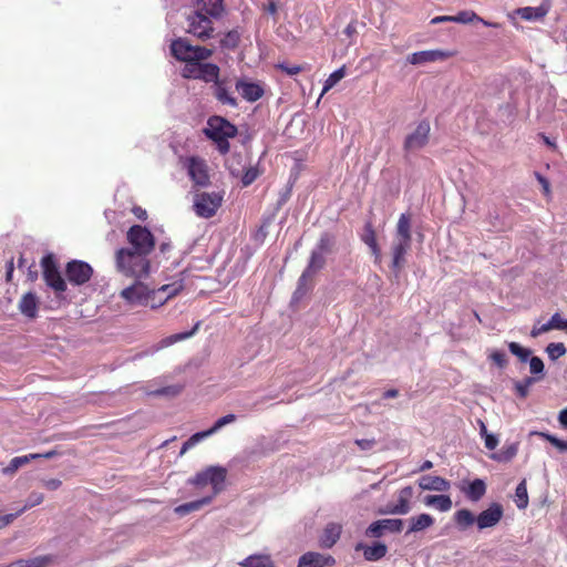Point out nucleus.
Here are the masks:
<instances>
[{
    "label": "nucleus",
    "mask_w": 567,
    "mask_h": 567,
    "mask_svg": "<svg viewBox=\"0 0 567 567\" xmlns=\"http://www.w3.org/2000/svg\"><path fill=\"white\" fill-rule=\"evenodd\" d=\"M115 264L121 274L136 279L147 277L151 271L148 255L128 248L116 251Z\"/></svg>",
    "instance_id": "f257e3e1"
},
{
    "label": "nucleus",
    "mask_w": 567,
    "mask_h": 567,
    "mask_svg": "<svg viewBox=\"0 0 567 567\" xmlns=\"http://www.w3.org/2000/svg\"><path fill=\"white\" fill-rule=\"evenodd\" d=\"M330 249V238L328 235H322L317 244V246L312 249L310 259L307 268L301 274L298 287L293 293V298L298 299L302 297L307 291V281L320 269L323 268L326 264V255Z\"/></svg>",
    "instance_id": "f03ea898"
},
{
    "label": "nucleus",
    "mask_w": 567,
    "mask_h": 567,
    "mask_svg": "<svg viewBox=\"0 0 567 567\" xmlns=\"http://www.w3.org/2000/svg\"><path fill=\"white\" fill-rule=\"evenodd\" d=\"M411 219L406 214H401L392 244V267L394 269L401 268L404 264V256L411 247Z\"/></svg>",
    "instance_id": "7ed1b4c3"
},
{
    "label": "nucleus",
    "mask_w": 567,
    "mask_h": 567,
    "mask_svg": "<svg viewBox=\"0 0 567 567\" xmlns=\"http://www.w3.org/2000/svg\"><path fill=\"white\" fill-rule=\"evenodd\" d=\"M172 54L179 61L190 63L193 61H204L208 59L213 51L210 49L192 45L185 39H177L171 44Z\"/></svg>",
    "instance_id": "20e7f679"
},
{
    "label": "nucleus",
    "mask_w": 567,
    "mask_h": 567,
    "mask_svg": "<svg viewBox=\"0 0 567 567\" xmlns=\"http://www.w3.org/2000/svg\"><path fill=\"white\" fill-rule=\"evenodd\" d=\"M126 239L130 245L128 249L150 255L155 247L153 234L144 226L133 225L127 234Z\"/></svg>",
    "instance_id": "39448f33"
},
{
    "label": "nucleus",
    "mask_w": 567,
    "mask_h": 567,
    "mask_svg": "<svg viewBox=\"0 0 567 567\" xmlns=\"http://www.w3.org/2000/svg\"><path fill=\"white\" fill-rule=\"evenodd\" d=\"M183 76L187 79L203 80L205 82H214L219 76V66L214 63L193 61L185 64L183 69Z\"/></svg>",
    "instance_id": "423d86ee"
},
{
    "label": "nucleus",
    "mask_w": 567,
    "mask_h": 567,
    "mask_svg": "<svg viewBox=\"0 0 567 567\" xmlns=\"http://www.w3.org/2000/svg\"><path fill=\"white\" fill-rule=\"evenodd\" d=\"M221 202L223 196L219 193H199L194 199V210L202 218H210L216 214Z\"/></svg>",
    "instance_id": "0eeeda50"
},
{
    "label": "nucleus",
    "mask_w": 567,
    "mask_h": 567,
    "mask_svg": "<svg viewBox=\"0 0 567 567\" xmlns=\"http://www.w3.org/2000/svg\"><path fill=\"white\" fill-rule=\"evenodd\" d=\"M237 127L221 116H212L204 130L205 135L210 140L233 138L237 135Z\"/></svg>",
    "instance_id": "6e6552de"
},
{
    "label": "nucleus",
    "mask_w": 567,
    "mask_h": 567,
    "mask_svg": "<svg viewBox=\"0 0 567 567\" xmlns=\"http://www.w3.org/2000/svg\"><path fill=\"white\" fill-rule=\"evenodd\" d=\"M430 131L431 126L426 120L419 122L415 128L406 135L403 143L404 151L414 153L423 148L429 142Z\"/></svg>",
    "instance_id": "1a4fd4ad"
},
{
    "label": "nucleus",
    "mask_w": 567,
    "mask_h": 567,
    "mask_svg": "<svg viewBox=\"0 0 567 567\" xmlns=\"http://www.w3.org/2000/svg\"><path fill=\"white\" fill-rule=\"evenodd\" d=\"M187 32L197 39L205 41L212 38L214 28L212 20L200 11H194L189 14Z\"/></svg>",
    "instance_id": "9d476101"
},
{
    "label": "nucleus",
    "mask_w": 567,
    "mask_h": 567,
    "mask_svg": "<svg viewBox=\"0 0 567 567\" xmlns=\"http://www.w3.org/2000/svg\"><path fill=\"white\" fill-rule=\"evenodd\" d=\"M43 278L45 284L51 287L55 292H64L66 290V284L62 278L55 261L52 256L43 257L41 261Z\"/></svg>",
    "instance_id": "9b49d317"
},
{
    "label": "nucleus",
    "mask_w": 567,
    "mask_h": 567,
    "mask_svg": "<svg viewBox=\"0 0 567 567\" xmlns=\"http://www.w3.org/2000/svg\"><path fill=\"white\" fill-rule=\"evenodd\" d=\"M404 526L403 519L400 518H384L379 519L371 523L367 530L365 535L368 537L379 538L384 535L385 532L389 533H401Z\"/></svg>",
    "instance_id": "f8f14e48"
},
{
    "label": "nucleus",
    "mask_w": 567,
    "mask_h": 567,
    "mask_svg": "<svg viewBox=\"0 0 567 567\" xmlns=\"http://www.w3.org/2000/svg\"><path fill=\"white\" fill-rule=\"evenodd\" d=\"M93 274L92 267L82 260H72L66 265V277L75 286L87 282Z\"/></svg>",
    "instance_id": "ddd939ff"
},
{
    "label": "nucleus",
    "mask_w": 567,
    "mask_h": 567,
    "mask_svg": "<svg viewBox=\"0 0 567 567\" xmlns=\"http://www.w3.org/2000/svg\"><path fill=\"white\" fill-rule=\"evenodd\" d=\"M413 495L412 486H405L398 492V499L395 503H389L381 514L386 515H406L411 511V497Z\"/></svg>",
    "instance_id": "4468645a"
},
{
    "label": "nucleus",
    "mask_w": 567,
    "mask_h": 567,
    "mask_svg": "<svg viewBox=\"0 0 567 567\" xmlns=\"http://www.w3.org/2000/svg\"><path fill=\"white\" fill-rule=\"evenodd\" d=\"M199 326H200V321H197L195 323V326L189 330V331H185V332H179V333H175V334H172V336H168L164 339H162L158 343L156 344H153L152 347H150L148 349H146L145 351L136 354L134 358L135 359H138V358H143V357H146V355H153L154 353H156L157 351L164 349V348H167L178 341H183V340H186L190 337H193L197 330L199 329Z\"/></svg>",
    "instance_id": "2eb2a0df"
},
{
    "label": "nucleus",
    "mask_w": 567,
    "mask_h": 567,
    "mask_svg": "<svg viewBox=\"0 0 567 567\" xmlns=\"http://www.w3.org/2000/svg\"><path fill=\"white\" fill-rule=\"evenodd\" d=\"M120 296L132 306L146 307L150 287L137 280L132 286L124 288Z\"/></svg>",
    "instance_id": "dca6fc26"
},
{
    "label": "nucleus",
    "mask_w": 567,
    "mask_h": 567,
    "mask_svg": "<svg viewBox=\"0 0 567 567\" xmlns=\"http://www.w3.org/2000/svg\"><path fill=\"white\" fill-rule=\"evenodd\" d=\"M184 166L187 169L190 179L198 186H207L209 176L204 159L192 156L185 159Z\"/></svg>",
    "instance_id": "f3484780"
},
{
    "label": "nucleus",
    "mask_w": 567,
    "mask_h": 567,
    "mask_svg": "<svg viewBox=\"0 0 567 567\" xmlns=\"http://www.w3.org/2000/svg\"><path fill=\"white\" fill-rule=\"evenodd\" d=\"M503 515V506L499 503H492L486 509L477 515V529L483 530L496 526L501 522Z\"/></svg>",
    "instance_id": "a211bd4d"
},
{
    "label": "nucleus",
    "mask_w": 567,
    "mask_h": 567,
    "mask_svg": "<svg viewBox=\"0 0 567 567\" xmlns=\"http://www.w3.org/2000/svg\"><path fill=\"white\" fill-rule=\"evenodd\" d=\"M236 91L241 95V97L249 102L254 103L262 97L265 90L260 83L251 81L248 78H241L235 83Z\"/></svg>",
    "instance_id": "6ab92c4d"
},
{
    "label": "nucleus",
    "mask_w": 567,
    "mask_h": 567,
    "mask_svg": "<svg viewBox=\"0 0 567 567\" xmlns=\"http://www.w3.org/2000/svg\"><path fill=\"white\" fill-rule=\"evenodd\" d=\"M336 560L330 555L308 551L299 558L298 567H326L333 566Z\"/></svg>",
    "instance_id": "aec40b11"
},
{
    "label": "nucleus",
    "mask_w": 567,
    "mask_h": 567,
    "mask_svg": "<svg viewBox=\"0 0 567 567\" xmlns=\"http://www.w3.org/2000/svg\"><path fill=\"white\" fill-rule=\"evenodd\" d=\"M205 475L208 476V484L212 485V494L213 498L219 494L224 488V483L226 480V471L219 466H212L205 470Z\"/></svg>",
    "instance_id": "412c9836"
},
{
    "label": "nucleus",
    "mask_w": 567,
    "mask_h": 567,
    "mask_svg": "<svg viewBox=\"0 0 567 567\" xmlns=\"http://www.w3.org/2000/svg\"><path fill=\"white\" fill-rule=\"evenodd\" d=\"M355 550L359 551V550H362L363 551V557L365 560L368 561H378L380 559H382L386 553H388V547L385 544L383 543H374L373 545L369 546V545H364L363 543H358L355 545Z\"/></svg>",
    "instance_id": "4be33fe9"
},
{
    "label": "nucleus",
    "mask_w": 567,
    "mask_h": 567,
    "mask_svg": "<svg viewBox=\"0 0 567 567\" xmlns=\"http://www.w3.org/2000/svg\"><path fill=\"white\" fill-rule=\"evenodd\" d=\"M213 83H214L213 93L218 102H220L224 105L231 106V107L238 106L237 99L228 90L225 81L219 80V76H218Z\"/></svg>",
    "instance_id": "5701e85b"
},
{
    "label": "nucleus",
    "mask_w": 567,
    "mask_h": 567,
    "mask_svg": "<svg viewBox=\"0 0 567 567\" xmlns=\"http://www.w3.org/2000/svg\"><path fill=\"white\" fill-rule=\"evenodd\" d=\"M342 532V526L339 523H329L326 525L322 535L320 536L319 544L322 548H331L339 540Z\"/></svg>",
    "instance_id": "b1692460"
},
{
    "label": "nucleus",
    "mask_w": 567,
    "mask_h": 567,
    "mask_svg": "<svg viewBox=\"0 0 567 567\" xmlns=\"http://www.w3.org/2000/svg\"><path fill=\"white\" fill-rule=\"evenodd\" d=\"M445 58V53L440 50H425L417 51L408 55L406 61L413 65L425 64L429 62H434L436 60H441Z\"/></svg>",
    "instance_id": "393cba45"
},
{
    "label": "nucleus",
    "mask_w": 567,
    "mask_h": 567,
    "mask_svg": "<svg viewBox=\"0 0 567 567\" xmlns=\"http://www.w3.org/2000/svg\"><path fill=\"white\" fill-rule=\"evenodd\" d=\"M434 518L427 514L422 513L409 518V528L406 535L424 532L434 524Z\"/></svg>",
    "instance_id": "a878e982"
},
{
    "label": "nucleus",
    "mask_w": 567,
    "mask_h": 567,
    "mask_svg": "<svg viewBox=\"0 0 567 567\" xmlns=\"http://www.w3.org/2000/svg\"><path fill=\"white\" fill-rule=\"evenodd\" d=\"M419 486L423 491L446 492L450 489L451 484L443 477L424 475L419 480Z\"/></svg>",
    "instance_id": "bb28decb"
},
{
    "label": "nucleus",
    "mask_w": 567,
    "mask_h": 567,
    "mask_svg": "<svg viewBox=\"0 0 567 567\" xmlns=\"http://www.w3.org/2000/svg\"><path fill=\"white\" fill-rule=\"evenodd\" d=\"M550 6L547 2L538 7H524L517 10V14L526 21L542 20L549 12Z\"/></svg>",
    "instance_id": "cd10ccee"
},
{
    "label": "nucleus",
    "mask_w": 567,
    "mask_h": 567,
    "mask_svg": "<svg viewBox=\"0 0 567 567\" xmlns=\"http://www.w3.org/2000/svg\"><path fill=\"white\" fill-rule=\"evenodd\" d=\"M461 491L471 502H478L486 493V484L483 480L476 478L467 485H463Z\"/></svg>",
    "instance_id": "c85d7f7f"
},
{
    "label": "nucleus",
    "mask_w": 567,
    "mask_h": 567,
    "mask_svg": "<svg viewBox=\"0 0 567 567\" xmlns=\"http://www.w3.org/2000/svg\"><path fill=\"white\" fill-rule=\"evenodd\" d=\"M195 11H200L210 20L219 18L224 11L223 0H199Z\"/></svg>",
    "instance_id": "c756f323"
},
{
    "label": "nucleus",
    "mask_w": 567,
    "mask_h": 567,
    "mask_svg": "<svg viewBox=\"0 0 567 567\" xmlns=\"http://www.w3.org/2000/svg\"><path fill=\"white\" fill-rule=\"evenodd\" d=\"M423 503L427 507H433L442 513L449 512L452 508V499L449 495H426Z\"/></svg>",
    "instance_id": "7c9ffc66"
},
{
    "label": "nucleus",
    "mask_w": 567,
    "mask_h": 567,
    "mask_svg": "<svg viewBox=\"0 0 567 567\" xmlns=\"http://www.w3.org/2000/svg\"><path fill=\"white\" fill-rule=\"evenodd\" d=\"M240 567H276L268 554H252L238 563Z\"/></svg>",
    "instance_id": "2f4dec72"
},
{
    "label": "nucleus",
    "mask_w": 567,
    "mask_h": 567,
    "mask_svg": "<svg viewBox=\"0 0 567 567\" xmlns=\"http://www.w3.org/2000/svg\"><path fill=\"white\" fill-rule=\"evenodd\" d=\"M518 446V442L506 443L498 452L493 453L491 458L499 463H507L516 456Z\"/></svg>",
    "instance_id": "473e14b6"
},
{
    "label": "nucleus",
    "mask_w": 567,
    "mask_h": 567,
    "mask_svg": "<svg viewBox=\"0 0 567 567\" xmlns=\"http://www.w3.org/2000/svg\"><path fill=\"white\" fill-rule=\"evenodd\" d=\"M246 166L247 161L239 153H234L226 159V167L234 177H239Z\"/></svg>",
    "instance_id": "72a5a7b5"
},
{
    "label": "nucleus",
    "mask_w": 567,
    "mask_h": 567,
    "mask_svg": "<svg viewBox=\"0 0 567 567\" xmlns=\"http://www.w3.org/2000/svg\"><path fill=\"white\" fill-rule=\"evenodd\" d=\"M19 309L25 317L34 318L38 312L37 297L31 292L25 293L20 300Z\"/></svg>",
    "instance_id": "f704fd0d"
},
{
    "label": "nucleus",
    "mask_w": 567,
    "mask_h": 567,
    "mask_svg": "<svg viewBox=\"0 0 567 567\" xmlns=\"http://www.w3.org/2000/svg\"><path fill=\"white\" fill-rule=\"evenodd\" d=\"M213 501V496H205L200 499L184 503L174 508V512L179 516H185L192 512L200 509L204 505L209 504Z\"/></svg>",
    "instance_id": "c9c22d12"
},
{
    "label": "nucleus",
    "mask_w": 567,
    "mask_h": 567,
    "mask_svg": "<svg viewBox=\"0 0 567 567\" xmlns=\"http://www.w3.org/2000/svg\"><path fill=\"white\" fill-rule=\"evenodd\" d=\"M362 240L371 249V252L374 256L375 262H380L381 261V251L378 246L375 233H374L371 224H368L365 226L364 234L362 235Z\"/></svg>",
    "instance_id": "e433bc0d"
},
{
    "label": "nucleus",
    "mask_w": 567,
    "mask_h": 567,
    "mask_svg": "<svg viewBox=\"0 0 567 567\" xmlns=\"http://www.w3.org/2000/svg\"><path fill=\"white\" fill-rule=\"evenodd\" d=\"M39 454H29V455H22V456H16L13 457L9 464L2 468V473L4 475H12L14 474L20 467L28 464L31 460L38 458Z\"/></svg>",
    "instance_id": "4c0bfd02"
},
{
    "label": "nucleus",
    "mask_w": 567,
    "mask_h": 567,
    "mask_svg": "<svg viewBox=\"0 0 567 567\" xmlns=\"http://www.w3.org/2000/svg\"><path fill=\"white\" fill-rule=\"evenodd\" d=\"M454 520L461 530H465L474 523H476V517L470 509L462 508L455 512Z\"/></svg>",
    "instance_id": "58836bf2"
},
{
    "label": "nucleus",
    "mask_w": 567,
    "mask_h": 567,
    "mask_svg": "<svg viewBox=\"0 0 567 567\" xmlns=\"http://www.w3.org/2000/svg\"><path fill=\"white\" fill-rule=\"evenodd\" d=\"M514 502L519 509H525L528 505V493L526 481L523 480L515 489V498Z\"/></svg>",
    "instance_id": "ea45409f"
},
{
    "label": "nucleus",
    "mask_w": 567,
    "mask_h": 567,
    "mask_svg": "<svg viewBox=\"0 0 567 567\" xmlns=\"http://www.w3.org/2000/svg\"><path fill=\"white\" fill-rule=\"evenodd\" d=\"M167 301L163 296V292L161 288H150V297H147V303L146 307H150L151 309H158L163 305H165Z\"/></svg>",
    "instance_id": "a19ab883"
},
{
    "label": "nucleus",
    "mask_w": 567,
    "mask_h": 567,
    "mask_svg": "<svg viewBox=\"0 0 567 567\" xmlns=\"http://www.w3.org/2000/svg\"><path fill=\"white\" fill-rule=\"evenodd\" d=\"M538 380H540V378L527 377L520 381H516L514 386L517 395L522 399L526 398L529 393L530 385Z\"/></svg>",
    "instance_id": "79ce46f5"
},
{
    "label": "nucleus",
    "mask_w": 567,
    "mask_h": 567,
    "mask_svg": "<svg viewBox=\"0 0 567 567\" xmlns=\"http://www.w3.org/2000/svg\"><path fill=\"white\" fill-rule=\"evenodd\" d=\"M346 75V68L341 66L333 71L329 78L324 81L323 89L321 95L331 90L340 80H342Z\"/></svg>",
    "instance_id": "37998d69"
},
{
    "label": "nucleus",
    "mask_w": 567,
    "mask_h": 567,
    "mask_svg": "<svg viewBox=\"0 0 567 567\" xmlns=\"http://www.w3.org/2000/svg\"><path fill=\"white\" fill-rule=\"evenodd\" d=\"M166 301L177 296L184 288L182 280L174 281L172 284L163 285L159 287Z\"/></svg>",
    "instance_id": "c03bdc74"
},
{
    "label": "nucleus",
    "mask_w": 567,
    "mask_h": 567,
    "mask_svg": "<svg viewBox=\"0 0 567 567\" xmlns=\"http://www.w3.org/2000/svg\"><path fill=\"white\" fill-rule=\"evenodd\" d=\"M235 420H236L235 414L224 415V416L219 417L210 429L203 431V432L206 435V437H208V436L215 434L216 432H218L225 425L233 423Z\"/></svg>",
    "instance_id": "a18cd8bd"
},
{
    "label": "nucleus",
    "mask_w": 567,
    "mask_h": 567,
    "mask_svg": "<svg viewBox=\"0 0 567 567\" xmlns=\"http://www.w3.org/2000/svg\"><path fill=\"white\" fill-rule=\"evenodd\" d=\"M43 499H44L43 494L38 493V492H32L29 495V497L27 498L24 506L21 509H19L17 513H13L12 515H16V517H18L27 509L32 508L37 505H40L43 502Z\"/></svg>",
    "instance_id": "49530a36"
},
{
    "label": "nucleus",
    "mask_w": 567,
    "mask_h": 567,
    "mask_svg": "<svg viewBox=\"0 0 567 567\" xmlns=\"http://www.w3.org/2000/svg\"><path fill=\"white\" fill-rule=\"evenodd\" d=\"M546 352L550 360L555 361L566 354L567 349L561 342H551L546 347Z\"/></svg>",
    "instance_id": "de8ad7c7"
},
{
    "label": "nucleus",
    "mask_w": 567,
    "mask_h": 567,
    "mask_svg": "<svg viewBox=\"0 0 567 567\" xmlns=\"http://www.w3.org/2000/svg\"><path fill=\"white\" fill-rule=\"evenodd\" d=\"M508 349L511 353L516 355L522 362H527L532 354V351L529 349L522 347L517 342H509Z\"/></svg>",
    "instance_id": "09e8293b"
},
{
    "label": "nucleus",
    "mask_w": 567,
    "mask_h": 567,
    "mask_svg": "<svg viewBox=\"0 0 567 567\" xmlns=\"http://www.w3.org/2000/svg\"><path fill=\"white\" fill-rule=\"evenodd\" d=\"M453 19H454L455 23L466 24V23H471L474 21L478 22V20H481V17H478L472 10H464V11H460L456 16H453Z\"/></svg>",
    "instance_id": "8fccbe9b"
},
{
    "label": "nucleus",
    "mask_w": 567,
    "mask_h": 567,
    "mask_svg": "<svg viewBox=\"0 0 567 567\" xmlns=\"http://www.w3.org/2000/svg\"><path fill=\"white\" fill-rule=\"evenodd\" d=\"M259 175V172L254 166H246V168L243 171L240 177H241V184L243 186H249L252 184Z\"/></svg>",
    "instance_id": "3c124183"
},
{
    "label": "nucleus",
    "mask_w": 567,
    "mask_h": 567,
    "mask_svg": "<svg viewBox=\"0 0 567 567\" xmlns=\"http://www.w3.org/2000/svg\"><path fill=\"white\" fill-rule=\"evenodd\" d=\"M204 439H206V435L204 434L203 431L193 434L186 442L183 443L179 454L183 455L189 449L194 447L199 442H202Z\"/></svg>",
    "instance_id": "603ef678"
},
{
    "label": "nucleus",
    "mask_w": 567,
    "mask_h": 567,
    "mask_svg": "<svg viewBox=\"0 0 567 567\" xmlns=\"http://www.w3.org/2000/svg\"><path fill=\"white\" fill-rule=\"evenodd\" d=\"M539 436L544 437L546 441H548L550 444H553L555 447H557L561 452L567 451V441L560 440L556 437L553 434L539 432L537 433Z\"/></svg>",
    "instance_id": "864d4df0"
},
{
    "label": "nucleus",
    "mask_w": 567,
    "mask_h": 567,
    "mask_svg": "<svg viewBox=\"0 0 567 567\" xmlns=\"http://www.w3.org/2000/svg\"><path fill=\"white\" fill-rule=\"evenodd\" d=\"M529 370L530 373L534 375H540L539 378L544 375V362L539 357H530L529 360Z\"/></svg>",
    "instance_id": "5fc2aeb1"
},
{
    "label": "nucleus",
    "mask_w": 567,
    "mask_h": 567,
    "mask_svg": "<svg viewBox=\"0 0 567 567\" xmlns=\"http://www.w3.org/2000/svg\"><path fill=\"white\" fill-rule=\"evenodd\" d=\"M549 320L553 329L567 332V319L563 318L558 312L554 313Z\"/></svg>",
    "instance_id": "6e6d98bb"
},
{
    "label": "nucleus",
    "mask_w": 567,
    "mask_h": 567,
    "mask_svg": "<svg viewBox=\"0 0 567 567\" xmlns=\"http://www.w3.org/2000/svg\"><path fill=\"white\" fill-rule=\"evenodd\" d=\"M489 359L499 368H504L507 364L506 353L499 350L492 351Z\"/></svg>",
    "instance_id": "4d7b16f0"
},
{
    "label": "nucleus",
    "mask_w": 567,
    "mask_h": 567,
    "mask_svg": "<svg viewBox=\"0 0 567 567\" xmlns=\"http://www.w3.org/2000/svg\"><path fill=\"white\" fill-rule=\"evenodd\" d=\"M278 68L286 72L288 75H295L305 70L303 65L287 63H280Z\"/></svg>",
    "instance_id": "13d9d810"
},
{
    "label": "nucleus",
    "mask_w": 567,
    "mask_h": 567,
    "mask_svg": "<svg viewBox=\"0 0 567 567\" xmlns=\"http://www.w3.org/2000/svg\"><path fill=\"white\" fill-rule=\"evenodd\" d=\"M354 443L361 451H370L374 447L377 441L374 439H358Z\"/></svg>",
    "instance_id": "bf43d9fd"
},
{
    "label": "nucleus",
    "mask_w": 567,
    "mask_h": 567,
    "mask_svg": "<svg viewBox=\"0 0 567 567\" xmlns=\"http://www.w3.org/2000/svg\"><path fill=\"white\" fill-rule=\"evenodd\" d=\"M549 330H553L551 328V323H550V320L547 321L546 323H543L540 326H534L532 331H530V336L536 338L545 332H548Z\"/></svg>",
    "instance_id": "052dcab7"
},
{
    "label": "nucleus",
    "mask_w": 567,
    "mask_h": 567,
    "mask_svg": "<svg viewBox=\"0 0 567 567\" xmlns=\"http://www.w3.org/2000/svg\"><path fill=\"white\" fill-rule=\"evenodd\" d=\"M238 42V34L236 32H228L220 41L223 47L234 48Z\"/></svg>",
    "instance_id": "680f3d73"
},
{
    "label": "nucleus",
    "mask_w": 567,
    "mask_h": 567,
    "mask_svg": "<svg viewBox=\"0 0 567 567\" xmlns=\"http://www.w3.org/2000/svg\"><path fill=\"white\" fill-rule=\"evenodd\" d=\"M485 447L493 451L498 445V437L494 434H486L484 437Z\"/></svg>",
    "instance_id": "e2e57ef3"
},
{
    "label": "nucleus",
    "mask_w": 567,
    "mask_h": 567,
    "mask_svg": "<svg viewBox=\"0 0 567 567\" xmlns=\"http://www.w3.org/2000/svg\"><path fill=\"white\" fill-rule=\"evenodd\" d=\"M42 485L49 491H55L62 485V482L59 478H48L42 480Z\"/></svg>",
    "instance_id": "0e129e2a"
},
{
    "label": "nucleus",
    "mask_w": 567,
    "mask_h": 567,
    "mask_svg": "<svg viewBox=\"0 0 567 567\" xmlns=\"http://www.w3.org/2000/svg\"><path fill=\"white\" fill-rule=\"evenodd\" d=\"M179 391H181L179 386L173 385V386L162 388V389L155 391L154 393L157 395H176L177 393H179Z\"/></svg>",
    "instance_id": "69168bd1"
},
{
    "label": "nucleus",
    "mask_w": 567,
    "mask_h": 567,
    "mask_svg": "<svg viewBox=\"0 0 567 567\" xmlns=\"http://www.w3.org/2000/svg\"><path fill=\"white\" fill-rule=\"evenodd\" d=\"M229 138H217V140H213L216 145H217V150L221 153V154H227L229 152V142H228Z\"/></svg>",
    "instance_id": "338daca9"
},
{
    "label": "nucleus",
    "mask_w": 567,
    "mask_h": 567,
    "mask_svg": "<svg viewBox=\"0 0 567 567\" xmlns=\"http://www.w3.org/2000/svg\"><path fill=\"white\" fill-rule=\"evenodd\" d=\"M208 476L205 475V471L199 472L195 475L194 478H192L190 483L194 485L203 486L208 484Z\"/></svg>",
    "instance_id": "774afa93"
}]
</instances>
